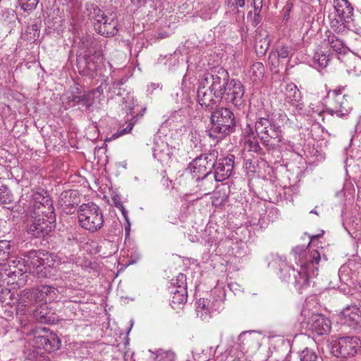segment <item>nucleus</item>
I'll list each match as a JSON object with an SVG mask.
<instances>
[{
	"label": "nucleus",
	"instance_id": "nucleus-24",
	"mask_svg": "<svg viewBox=\"0 0 361 361\" xmlns=\"http://www.w3.org/2000/svg\"><path fill=\"white\" fill-rule=\"evenodd\" d=\"M68 104L70 106H75L81 104L82 106L90 109L94 104V94L92 92H87L82 95L72 94L67 98Z\"/></svg>",
	"mask_w": 361,
	"mask_h": 361
},
{
	"label": "nucleus",
	"instance_id": "nucleus-3",
	"mask_svg": "<svg viewBox=\"0 0 361 361\" xmlns=\"http://www.w3.org/2000/svg\"><path fill=\"white\" fill-rule=\"evenodd\" d=\"M217 157L218 152L214 149L212 150L209 153L196 157L188 164L187 168L196 181L202 180L200 186L204 195L209 194L214 188L212 180L207 183V180L213 171Z\"/></svg>",
	"mask_w": 361,
	"mask_h": 361
},
{
	"label": "nucleus",
	"instance_id": "nucleus-58",
	"mask_svg": "<svg viewBox=\"0 0 361 361\" xmlns=\"http://www.w3.org/2000/svg\"><path fill=\"white\" fill-rule=\"evenodd\" d=\"M310 213H314V214H317V212L314 209L312 210V211L310 212Z\"/></svg>",
	"mask_w": 361,
	"mask_h": 361
},
{
	"label": "nucleus",
	"instance_id": "nucleus-23",
	"mask_svg": "<svg viewBox=\"0 0 361 361\" xmlns=\"http://www.w3.org/2000/svg\"><path fill=\"white\" fill-rule=\"evenodd\" d=\"M173 151V148L170 147L167 144L162 142L154 148L153 155L162 164H169L172 161Z\"/></svg>",
	"mask_w": 361,
	"mask_h": 361
},
{
	"label": "nucleus",
	"instance_id": "nucleus-21",
	"mask_svg": "<svg viewBox=\"0 0 361 361\" xmlns=\"http://www.w3.org/2000/svg\"><path fill=\"white\" fill-rule=\"evenodd\" d=\"M38 302L47 304L55 300L59 290L53 286L41 285L34 288Z\"/></svg>",
	"mask_w": 361,
	"mask_h": 361
},
{
	"label": "nucleus",
	"instance_id": "nucleus-7",
	"mask_svg": "<svg viewBox=\"0 0 361 361\" xmlns=\"http://www.w3.org/2000/svg\"><path fill=\"white\" fill-rule=\"evenodd\" d=\"M255 128L258 137L268 149H274L280 146L283 140L281 128L269 116H257Z\"/></svg>",
	"mask_w": 361,
	"mask_h": 361
},
{
	"label": "nucleus",
	"instance_id": "nucleus-31",
	"mask_svg": "<svg viewBox=\"0 0 361 361\" xmlns=\"http://www.w3.org/2000/svg\"><path fill=\"white\" fill-rule=\"evenodd\" d=\"M291 51L292 49L290 47L283 44H279L276 47L275 49L271 52L270 58L275 57L279 59H287L291 55Z\"/></svg>",
	"mask_w": 361,
	"mask_h": 361
},
{
	"label": "nucleus",
	"instance_id": "nucleus-9",
	"mask_svg": "<svg viewBox=\"0 0 361 361\" xmlns=\"http://www.w3.org/2000/svg\"><path fill=\"white\" fill-rule=\"evenodd\" d=\"M322 235H312L310 243H314ZM291 254L294 257L295 263L300 265L302 270H310L313 276L318 275V267L321 261V255L317 250H310L309 246L298 245L293 248Z\"/></svg>",
	"mask_w": 361,
	"mask_h": 361
},
{
	"label": "nucleus",
	"instance_id": "nucleus-40",
	"mask_svg": "<svg viewBox=\"0 0 361 361\" xmlns=\"http://www.w3.org/2000/svg\"><path fill=\"white\" fill-rule=\"evenodd\" d=\"M176 355L173 351L160 350L157 352L155 360L156 361H174Z\"/></svg>",
	"mask_w": 361,
	"mask_h": 361
},
{
	"label": "nucleus",
	"instance_id": "nucleus-2",
	"mask_svg": "<svg viewBox=\"0 0 361 361\" xmlns=\"http://www.w3.org/2000/svg\"><path fill=\"white\" fill-rule=\"evenodd\" d=\"M202 85L213 91L214 97L223 98L240 109L245 104V88L239 80H230L228 71L223 67H216L204 73L200 78Z\"/></svg>",
	"mask_w": 361,
	"mask_h": 361
},
{
	"label": "nucleus",
	"instance_id": "nucleus-12",
	"mask_svg": "<svg viewBox=\"0 0 361 361\" xmlns=\"http://www.w3.org/2000/svg\"><path fill=\"white\" fill-rule=\"evenodd\" d=\"M361 348V342L357 336H345L338 339L333 345V353L337 357H351L355 356Z\"/></svg>",
	"mask_w": 361,
	"mask_h": 361
},
{
	"label": "nucleus",
	"instance_id": "nucleus-30",
	"mask_svg": "<svg viewBox=\"0 0 361 361\" xmlns=\"http://www.w3.org/2000/svg\"><path fill=\"white\" fill-rule=\"evenodd\" d=\"M78 199L76 191H64L60 195L59 202L62 207L75 206L78 204Z\"/></svg>",
	"mask_w": 361,
	"mask_h": 361
},
{
	"label": "nucleus",
	"instance_id": "nucleus-20",
	"mask_svg": "<svg viewBox=\"0 0 361 361\" xmlns=\"http://www.w3.org/2000/svg\"><path fill=\"white\" fill-rule=\"evenodd\" d=\"M27 259H18L11 258L6 262L8 266V269H6V274L9 277H16L22 276L24 273L28 270L32 271V265H29L27 262Z\"/></svg>",
	"mask_w": 361,
	"mask_h": 361
},
{
	"label": "nucleus",
	"instance_id": "nucleus-54",
	"mask_svg": "<svg viewBox=\"0 0 361 361\" xmlns=\"http://www.w3.org/2000/svg\"><path fill=\"white\" fill-rule=\"evenodd\" d=\"M130 224L128 221V223H127V225L125 226L126 235H128L130 234Z\"/></svg>",
	"mask_w": 361,
	"mask_h": 361
},
{
	"label": "nucleus",
	"instance_id": "nucleus-15",
	"mask_svg": "<svg viewBox=\"0 0 361 361\" xmlns=\"http://www.w3.org/2000/svg\"><path fill=\"white\" fill-rule=\"evenodd\" d=\"M235 157L233 155L216 159L214 166V178L216 182L227 179L231 174Z\"/></svg>",
	"mask_w": 361,
	"mask_h": 361
},
{
	"label": "nucleus",
	"instance_id": "nucleus-4",
	"mask_svg": "<svg viewBox=\"0 0 361 361\" xmlns=\"http://www.w3.org/2000/svg\"><path fill=\"white\" fill-rule=\"evenodd\" d=\"M87 15L93 20L95 30L106 37L115 36L119 30V23L116 13H108L101 10L92 3L85 4Z\"/></svg>",
	"mask_w": 361,
	"mask_h": 361
},
{
	"label": "nucleus",
	"instance_id": "nucleus-6",
	"mask_svg": "<svg viewBox=\"0 0 361 361\" xmlns=\"http://www.w3.org/2000/svg\"><path fill=\"white\" fill-rule=\"evenodd\" d=\"M27 263L32 265V272L38 278H51L55 276L58 263L57 256L44 250H31L27 252Z\"/></svg>",
	"mask_w": 361,
	"mask_h": 361
},
{
	"label": "nucleus",
	"instance_id": "nucleus-1",
	"mask_svg": "<svg viewBox=\"0 0 361 361\" xmlns=\"http://www.w3.org/2000/svg\"><path fill=\"white\" fill-rule=\"evenodd\" d=\"M18 204L30 216L27 232L34 238H44L55 228L53 202L46 191L25 189Z\"/></svg>",
	"mask_w": 361,
	"mask_h": 361
},
{
	"label": "nucleus",
	"instance_id": "nucleus-50",
	"mask_svg": "<svg viewBox=\"0 0 361 361\" xmlns=\"http://www.w3.org/2000/svg\"><path fill=\"white\" fill-rule=\"evenodd\" d=\"M354 63L355 66H354L353 71L355 72V74H357V73L361 72V61L357 59L355 61Z\"/></svg>",
	"mask_w": 361,
	"mask_h": 361
},
{
	"label": "nucleus",
	"instance_id": "nucleus-44",
	"mask_svg": "<svg viewBox=\"0 0 361 361\" xmlns=\"http://www.w3.org/2000/svg\"><path fill=\"white\" fill-rule=\"evenodd\" d=\"M246 146L249 151L259 153L262 150L259 142L257 140H249L246 143Z\"/></svg>",
	"mask_w": 361,
	"mask_h": 361
},
{
	"label": "nucleus",
	"instance_id": "nucleus-11",
	"mask_svg": "<svg viewBox=\"0 0 361 361\" xmlns=\"http://www.w3.org/2000/svg\"><path fill=\"white\" fill-rule=\"evenodd\" d=\"M347 85H340L328 92V95L332 97L331 106L319 114L320 116L326 113L331 116L336 115L339 118H345L352 110L350 97L348 94H343Z\"/></svg>",
	"mask_w": 361,
	"mask_h": 361
},
{
	"label": "nucleus",
	"instance_id": "nucleus-38",
	"mask_svg": "<svg viewBox=\"0 0 361 361\" xmlns=\"http://www.w3.org/2000/svg\"><path fill=\"white\" fill-rule=\"evenodd\" d=\"M328 42L331 47L336 52H341L343 49V42L342 40L338 39L337 36L334 34H331L327 38Z\"/></svg>",
	"mask_w": 361,
	"mask_h": 361
},
{
	"label": "nucleus",
	"instance_id": "nucleus-25",
	"mask_svg": "<svg viewBox=\"0 0 361 361\" xmlns=\"http://www.w3.org/2000/svg\"><path fill=\"white\" fill-rule=\"evenodd\" d=\"M38 302L36 294L35 293V289L32 288L30 290H24L19 298L17 299V307L18 309H20L21 307H29L34 302Z\"/></svg>",
	"mask_w": 361,
	"mask_h": 361
},
{
	"label": "nucleus",
	"instance_id": "nucleus-37",
	"mask_svg": "<svg viewBox=\"0 0 361 361\" xmlns=\"http://www.w3.org/2000/svg\"><path fill=\"white\" fill-rule=\"evenodd\" d=\"M13 202V195L6 185H0V204H8Z\"/></svg>",
	"mask_w": 361,
	"mask_h": 361
},
{
	"label": "nucleus",
	"instance_id": "nucleus-19",
	"mask_svg": "<svg viewBox=\"0 0 361 361\" xmlns=\"http://www.w3.org/2000/svg\"><path fill=\"white\" fill-rule=\"evenodd\" d=\"M35 343L38 348H42L51 353L59 348L61 341L56 334L49 333L47 335L35 336Z\"/></svg>",
	"mask_w": 361,
	"mask_h": 361
},
{
	"label": "nucleus",
	"instance_id": "nucleus-14",
	"mask_svg": "<svg viewBox=\"0 0 361 361\" xmlns=\"http://www.w3.org/2000/svg\"><path fill=\"white\" fill-rule=\"evenodd\" d=\"M203 81L199 80V87L197 89V101L202 107H204L208 111L215 109L223 98H216L214 96L213 91L209 90L208 86L202 85Z\"/></svg>",
	"mask_w": 361,
	"mask_h": 361
},
{
	"label": "nucleus",
	"instance_id": "nucleus-32",
	"mask_svg": "<svg viewBox=\"0 0 361 361\" xmlns=\"http://www.w3.org/2000/svg\"><path fill=\"white\" fill-rule=\"evenodd\" d=\"M264 66L261 62L254 63L250 68V74L254 82H259L264 75Z\"/></svg>",
	"mask_w": 361,
	"mask_h": 361
},
{
	"label": "nucleus",
	"instance_id": "nucleus-10",
	"mask_svg": "<svg viewBox=\"0 0 361 361\" xmlns=\"http://www.w3.org/2000/svg\"><path fill=\"white\" fill-rule=\"evenodd\" d=\"M78 216L80 226L90 233L97 232L104 225L103 213L93 202L82 204L78 209Z\"/></svg>",
	"mask_w": 361,
	"mask_h": 361
},
{
	"label": "nucleus",
	"instance_id": "nucleus-59",
	"mask_svg": "<svg viewBox=\"0 0 361 361\" xmlns=\"http://www.w3.org/2000/svg\"><path fill=\"white\" fill-rule=\"evenodd\" d=\"M280 259H281V260H283V261H285L286 258L284 257V259H283V257H280Z\"/></svg>",
	"mask_w": 361,
	"mask_h": 361
},
{
	"label": "nucleus",
	"instance_id": "nucleus-34",
	"mask_svg": "<svg viewBox=\"0 0 361 361\" xmlns=\"http://www.w3.org/2000/svg\"><path fill=\"white\" fill-rule=\"evenodd\" d=\"M300 361H317L318 355L317 352L310 348H305L299 355Z\"/></svg>",
	"mask_w": 361,
	"mask_h": 361
},
{
	"label": "nucleus",
	"instance_id": "nucleus-28",
	"mask_svg": "<svg viewBox=\"0 0 361 361\" xmlns=\"http://www.w3.org/2000/svg\"><path fill=\"white\" fill-rule=\"evenodd\" d=\"M13 244L8 240H0V266H5L11 259Z\"/></svg>",
	"mask_w": 361,
	"mask_h": 361
},
{
	"label": "nucleus",
	"instance_id": "nucleus-51",
	"mask_svg": "<svg viewBox=\"0 0 361 361\" xmlns=\"http://www.w3.org/2000/svg\"><path fill=\"white\" fill-rule=\"evenodd\" d=\"M169 37V35L165 31H160L157 33V39H162Z\"/></svg>",
	"mask_w": 361,
	"mask_h": 361
},
{
	"label": "nucleus",
	"instance_id": "nucleus-43",
	"mask_svg": "<svg viewBox=\"0 0 361 361\" xmlns=\"http://www.w3.org/2000/svg\"><path fill=\"white\" fill-rule=\"evenodd\" d=\"M39 1V0H19L20 7L27 12L34 11L37 8Z\"/></svg>",
	"mask_w": 361,
	"mask_h": 361
},
{
	"label": "nucleus",
	"instance_id": "nucleus-53",
	"mask_svg": "<svg viewBox=\"0 0 361 361\" xmlns=\"http://www.w3.org/2000/svg\"><path fill=\"white\" fill-rule=\"evenodd\" d=\"M74 208L75 206L72 205L69 207H63V209L67 214H73L74 212Z\"/></svg>",
	"mask_w": 361,
	"mask_h": 361
},
{
	"label": "nucleus",
	"instance_id": "nucleus-49",
	"mask_svg": "<svg viewBox=\"0 0 361 361\" xmlns=\"http://www.w3.org/2000/svg\"><path fill=\"white\" fill-rule=\"evenodd\" d=\"M205 303H204V300H200L199 301V306L197 307V312L199 313L200 311H202V310H206L205 311V314H207V313H209L207 309L205 307Z\"/></svg>",
	"mask_w": 361,
	"mask_h": 361
},
{
	"label": "nucleus",
	"instance_id": "nucleus-47",
	"mask_svg": "<svg viewBox=\"0 0 361 361\" xmlns=\"http://www.w3.org/2000/svg\"><path fill=\"white\" fill-rule=\"evenodd\" d=\"M80 235L76 232L75 233H71L70 236L68 237V240H71L72 243L71 244H73V243H80V240L78 238V237L80 236Z\"/></svg>",
	"mask_w": 361,
	"mask_h": 361
},
{
	"label": "nucleus",
	"instance_id": "nucleus-48",
	"mask_svg": "<svg viewBox=\"0 0 361 361\" xmlns=\"http://www.w3.org/2000/svg\"><path fill=\"white\" fill-rule=\"evenodd\" d=\"M261 21V17H260V14H255L254 15V16L252 17V20H251V22H252V25L253 26H257Z\"/></svg>",
	"mask_w": 361,
	"mask_h": 361
},
{
	"label": "nucleus",
	"instance_id": "nucleus-29",
	"mask_svg": "<svg viewBox=\"0 0 361 361\" xmlns=\"http://www.w3.org/2000/svg\"><path fill=\"white\" fill-rule=\"evenodd\" d=\"M33 314L35 319L40 323H51L53 321L47 304L40 305L39 307L34 310Z\"/></svg>",
	"mask_w": 361,
	"mask_h": 361
},
{
	"label": "nucleus",
	"instance_id": "nucleus-52",
	"mask_svg": "<svg viewBox=\"0 0 361 361\" xmlns=\"http://www.w3.org/2000/svg\"><path fill=\"white\" fill-rule=\"evenodd\" d=\"M120 209L121 210L122 214L124 216L126 222L128 223L129 219H128V212H127V210L122 205H121V208Z\"/></svg>",
	"mask_w": 361,
	"mask_h": 361
},
{
	"label": "nucleus",
	"instance_id": "nucleus-16",
	"mask_svg": "<svg viewBox=\"0 0 361 361\" xmlns=\"http://www.w3.org/2000/svg\"><path fill=\"white\" fill-rule=\"evenodd\" d=\"M78 61L79 64L84 63L85 74L92 76L102 63L103 56L100 50L95 51L92 54H85L82 59H78Z\"/></svg>",
	"mask_w": 361,
	"mask_h": 361
},
{
	"label": "nucleus",
	"instance_id": "nucleus-22",
	"mask_svg": "<svg viewBox=\"0 0 361 361\" xmlns=\"http://www.w3.org/2000/svg\"><path fill=\"white\" fill-rule=\"evenodd\" d=\"M310 327L318 335H324L330 331L331 322L322 314H313L310 322Z\"/></svg>",
	"mask_w": 361,
	"mask_h": 361
},
{
	"label": "nucleus",
	"instance_id": "nucleus-42",
	"mask_svg": "<svg viewBox=\"0 0 361 361\" xmlns=\"http://www.w3.org/2000/svg\"><path fill=\"white\" fill-rule=\"evenodd\" d=\"M171 288L174 290H180L181 288L187 290L186 276L182 273L178 274L175 279V282L173 283V286Z\"/></svg>",
	"mask_w": 361,
	"mask_h": 361
},
{
	"label": "nucleus",
	"instance_id": "nucleus-5",
	"mask_svg": "<svg viewBox=\"0 0 361 361\" xmlns=\"http://www.w3.org/2000/svg\"><path fill=\"white\" fill-rule=\"evenodd\" d=\"M211 127L208 130L210 137L222 139L234 132L236 127V118L228 108H220L212 112Z\"/></svg>",
	"mask_w": 361,
	"mask_h": 361
},
{
	"label": "nucleus",
	"instance_id": "nucleus-39",
	"mask_svg": "<svg viewBox=\"0 0 361 361\" xmlns=\"http://www.w3.org/2000/svg\"><path fill=\"white\" fill-rule=\"evenodd\" d=\"M313 60L320 68H324L328 65L329 56L323 51H317L313 56Z\"/></svg>",
	"mask_w": 361,
	"mask_h": 361
},
{
	"label": "nucleus",
	"instance_id": "nucleus-46",
	"mask_svg": "<svg viewBox=\"0 0 361 361\" xmlns=\"http://www.w3.org/2000/svg\"><path fill=\"white\" fill-rule=\"evenodd\" d=\"M230 3L234 8H242L245 6V0H231Z\"/></svg>",
	"mask_w": 361,
	"mask_h": 361
},
{
	"label": "nucleus",
	"instance_id": "nucleus-45",
	"mask_svg": "<svg viewBox=\"0 0 361 361\" xmlns=\"http://www.w3.org/2000/svg\"><path fill=\"white\" fill-rule=\"evenodd\" d=\"M254 13L260 14L262 8V0H253Z\"/></svg>",
	"mask_w": 361,
	"mask_h": 361
},
{
	"label": "nucleus",
	"instance_id": "nucleus-17",
	"mask_svg": "<svg viewBox=\"0 0 361 361\" xmlns=\"http://www.w3.org/2000/svg\"><path fill=\"white\" fill-rule=\"evenodd\" d=\"M261 335L255 331L242 332L238 336V345L243 350L257 349L261 343Z\"/></svg>",
	"mask_w": 361,
	"mask_h": 361
},
{
	"label": "nucleus",
	"instance_id": "nucleus-13",
	"mask_svg": "<svg viewBox=\"0 0 361 361\" xmlns=\"http://www.w3.org/2000/svg\"><path fill=\"white\" fill-rule=\"evenodd\" d=\"M286 274L288 276L284 275L283 280L292 283L299 292L309 286L310 278L314 276L312 271L307 269L302 270L301 267L299 270L288 268L286 270Z\"/></svg>",
	"mask_w": 361,
	"mask_h": 361
},
{
	"label": "nucleus",
	"instance_id": "nucleus-57",
	"mask_svg": "<svg viewBox=\"0 0 361 361\" xmlns=\"http://www.w3.org/2000/svg\"><path fill=\"white\" fill-rule=\"evenodd\" d=\"M358 286H359V288L360 289V291H361V280H360L358 281Z\"/></svg>",
	"mask_w": 361,
	"mask_h": 361
},
{
	"label": "nucleus",
	"instance_id": "nucleus-55",
	"mask_svg": "<svg viewBox=\"0 0 361 361\" xmlns=\"http://www.w3.org/2000/svg\"><path fill=\"white\" fill-rule=\"evenodd\" d=\"M218 200H218V198L214 197V198H213V200H212V204H213L214 205H217V204H222L223 200H221L219 202V201H218Z\"/></svg>",
	"mask_w": 361,
	"mask_h": 361
},
{
	"label": "nucleus",
	"instance_id": "nucleus-35",
	"mask_svg": "<svg viewBox=\"0 0 361 361\" xmlns=\"http://www.w3.org/2000/svg\"><path fill=\"white\" fill-rule=\"evenodd\" d=\"M137 120H138V118L137 116L133 117L132 118V120L128 123L127 126L126 128L119 127V128L117 130V131L112 135L111 138L116 139L122 135L130 133L131 132L134 125L137 121Z\"/></svg>",
	"mask_w": 361,
	"mask_h": 361
},
{
	"label": "nucleus",
	"instance_id": "nucleus-26",
	"mask_svg": "<svg viewBox=\"0 0 361 361\" xmlns=\"http://www.w3.org/2000/svg\"><path fill=\"white\" fill-rule=\"evenodd\" d=\"M172 298L171 305L173 309L181 308L185 304L188 300V290L183 289H171Z\"/></svg>",
	"mask_w": 361,
	"mask_h": 361
},
{
	"label": "nucleus",
	"instance_id": "nucleus-41",
	"mask_svg": "<svg viewBox=\"0 0 361 361\" xmlns=\"http://www.w3.org/2000/svg\"><path fill=\"white\" fill-rule=\"evenodd\" d=\"M65 278L66 286H69L73 288H77L80 284L81 281H82L80 276L74 273H68V276H65Z\"/></svg>",
	"mask_w": 361,
	"mask_h": 361
},
{
	"label": "nucleus",
	"instance_id": "nucleus-60",
	"mask_svg": "<svg viewBox=\"0 0 361 361\" xmlns=\"http://www.w3.org/2000/svg\"><path fill=\"white\" fill-rule=\"evenodd\" d=\"M251 14H252V11H250V12L248 13V16H249V15H251Z\"/></svg>",
	"mask_w": 361,
	"mask_h": 361
},
{
	"label": "nucleus",
	"instance_id": "nucleus-27",
	"mask_svg": "<svg viewBox=\"0 0 361 361\" xmlns=\"http://www.w3.org/2000/svg\"><path fill=\"white\" fill-rule=\"evenodd\" d=\"M286 100L292 104L298 102L301 99V94L298 87L294 83H288L284 90Z\"/></svg>",
	"mask_w": 361,
	"mask_h": 361
},
{
	"label": "nucleus",
	"instance_id": "nucleus-18",
	"mask_svg": "<svg viewBox=\"0 0 361 361\" xmlns=\"http://www.w3.org/2000/svg\"><path fill=\"white\" fill-rule=\"evenodd\" d=\"M342 314L345 323L355 331H361V306H348L343 310Z\"/></svg>",
	"mask_w": 361,
	"mask_h": 361
},
{
	"label": "nucleus",
	"instance_id": "nucleus-56",
	"mask_svg": "<svg viewBox=\"0 0 361 361\" xmlns=\"http://www.w3.org/2000/svg\"><path fill=\"white\" fill-rule=\"evenodd\" d=\"M133 1H134L135 3H141V2H145L146 0H132Z\"/></svg>",
	"mask_w": 361,
	"mask_h": 361
},
{
	"label": "nucleus",
	"instance_id": "nucleus-36",
	"mask_svg": "<svg viewBox=\"0 0 361 361\" xmlns=\"http://www.w3.org/2000/svg\"><path fill=\"white\" fill-rule=\"evenodd\" d=\"M0 300L5 305L12 306L17 304V298L14 296L13 293L7 289L1 291Z\"/></svg>",
	"mask_w": 361,
	"mask_h": 361
},
{
	"label": "nucleus",
	"instance_id": "nucleus-8",
	"mask_svg": "<svg viewBox=\"0 0 361 361\" xmlns=\"http://www.w3.org/2000/svg\"><path fill=\"white\" fill-rule=\"evenodd\" d=\"M353 12L348 0H334V11L328 16L331 28L338 34L346 32L353 20Z\"/></svg>",
	"mask_w": 361,
	"mask_h": 361
},
{
	"label": "nucleus",
	"instance_id": "nucleus-33",
	"mask_svg": "<svg viewBox=\"0 0 361 361\" xmlns=\"http://www.w3.org/2000/svg\"><path fill=\"white\" fill-rule=\"evenodd\" d=\"M39 25L37 23H33L29 25L25 30V37L29 41H35L39 36Z\"/></svg>",
	"mask_w": 361,
	"mask_h": 361
}]
</instances>
